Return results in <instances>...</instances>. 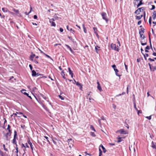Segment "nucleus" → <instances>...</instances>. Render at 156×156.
<instances>
[{"label":"nucleus","instance_id":"1","mask_svg":"<svg viewBox=\"0 0 156 156\" xmlns=\"http://www.w3.org/2000/svg\"><path fill=\"white\" fill-rule=\"evenodd\" d=\"M14 138L12 140V143L14 144H15L16 145V147L15 148L16 149V152L17 153L18 152V148L17 147V145L16 144V139H17V133L16 130H15L14 131Z\"/></svg>","mask_w":156,"mask_h":156},{"label":"nucleus","instance_id":"2","mask_svg":"<svg viewBox=\"0 0 156 156\" xmlns=\"http://www.w3.org/2000/svg\"><path fill=\"white\" fill-rule=\"evenodd\" d=\"M141 9H142V11L144 12V20H145V8L144 7H142L141 8H139L137 9L135 12V14H140V12H141Z\"/></svg>","mask_w":156,"mask_h":156},{"label":"nucleus","instance_id":"3","mask_svg":"<svg viewBox=\"0 0 156 156\" xmlns=\"http://www.w3.org/2000/svg\"><path fill=\"white\" fill-rule=\"evenodd\" d=\"M116 133H120V134L121 135H124L128 134V131L125 130L123 129H120L117 130L116 132Z\"/></svg>","mask_w":156,"mask_h":156},{"label":"nucleus","instance_id":"4","mask_svg":"<svg viewBox=\"0 0 156 156\" xmlns=\"http://www.w3.org/2000/svg\"><path fill=\"white\" fill-rule=\"evenodd\" d=\"M101 15L102 16V18L103 20H105L106 23H108V19L107 17V14L105 12H102L101 13Z\"/></svg>","mask_w":156,"mask_h":156},{"label":"nucleus","instance_id":"5","mask_svg":"<svg viewBox=\"0 0 156 156\" xmlns=\"http://www.w3.org/2000/svg\"><path fill=\"white\" fill-rule=\"evenodd\" d=\"M111 47L112 49L116 51H119V47L118 46L116 47V46L115 44L112 43Z\"/></svg>","mask_w":156,"mask_h":156},{"label":"nucleus","instance_id":"6","mask_svg":"<svg viewBox=\"0 0 156 156\" xmlns=\"http://www.w3.org/2000/svg\"><path fill=\"white\" fill-rule=\"evenodd\" d=\"M153 14L152 15L153 19L154 21L152 22L153 24L156 23V11H154L153 13Z\"/></svg>","mask_w":156,"mask_h":156},{"label":"nucleus","instance_id":"7","mask_svg":"<svg viewBox=\"0 0 156 156\" xmlns=\"http://www.w3.org/2000/svg\"><path fill=\"white\" fill-rule=\"evenodd\" d=\"M26 90H24V89L20 91L21 93H22V95H23V94L24 95H26L29 98H30L31 99H32L31 97L30 96H29V94L26 92Z\"/></svg>","mask_w":156,"mask_h":156},{"label":"nucleus","instance_id":"8","mask_svg":"<svg viewBox=\"0 0 156 156\" xmlns=\"http://www.w3.org/2000/svg\"><path fill=\"white\" fill-rule=\"evenodd\" d=\"M148 64L150 67V70L151 71H154L156 70V66H151V65L150 63H148Z\"/></svg>","mask_w":156,"mask_h":156},{"label":"nucleus","instance_id":"9","mask_svg":"<svg viewBox=\"0 0 156 156\" xmlns=\"http://www.w3.org/2000/svg\"><path fill=\"white\" fill-rule=\"evenodd\" d=\"M74 81L75 82L76 85L79 87L80 89V90H82L83 88V85L78 82H76L75 80H74Z\"/></svg>","mask_w":156,"mask_h":156},{"label":"nucleus","instance_id":"10","mask_svg":"<svg viewBox=\"0 0 156 156\" xmlns=\"http://www.w3.org/2000/svg\"><path fill=\"white\" fill-rule=\"evenodd\" d=\"M54 21H52V20L51 19H50L49 20V22L51 23V26H52L55 27L56 26V24Z\"/></svg>","mask_w":156,"mask_h":156},{"label":"nucleus","instance_id":"11","mask_svg":"<svg viewBox=\"0 0 156 156\" xmlns=\"http://www.w3.org/2000/svg\"><path fill=\"white\" fill-rule=\"evenodd\" d=\"M68 71L69 73V75H70L71 76V77L72 78H73V74L72 71L70 68L69 67L68 68Z\"/></svg>","mask_w":156,"mask_h":156},{"label":"nucleus","instance_id":"12","mask_svg":"<svg viewBox=\"0 0 156 156\" xmlns=\"http://www.w3.org/2000/svg\"><path fill=\"white\" fill-rule=\"evenodd\" d=\"M68 37L70 39L74 44H76V42L75 41L74 39H73L71 37L68 36Z\"/></svg>","mask_w":156,"mask_h":156},{"label":"nucleus","instance_id":"13","mask_svg":"<svg viewBox=\"0 0 156 156\" xmlns=\"http://www.w3.org/2000/svg\"><path fill=\"white\" fill-rule=\"evenodd\" d=\"M156 143H154L153 141H152L151 142V147L154 149H156Z\"/></svg>","mask_w":156,"mask_h":156},{"label":"nucleus","instance_id":"14","mask_svg":"<svg viewBox=\"0 0 156 156\" xmlns=\"http://www.w3.org/2000/svg\"><path fill=\"white\" fill-rule=\"evenodd\" d=\"M28 143L29 144H30V148L32 151V152L33 153V151L34 147H33V145H32V143H31V142L30 141V140H29L28 141Z\"/></svg>","mask_w":156,"mask_h":156},{"label":"nucleus","instance_id":"15","mask_svg":"<svg viewBox=\"0 0 156 156\" xmlns=\"http://www.w3.org/2000/svg\"><path fill=\"white\" fill-rule=\"evenodd\" d=\"M35 56V54H33V53H32L31 55L30 56V59L31 61H33V58Z\"/></svg>","mask_w":156,"mask_h":156},{"label":"nucleus","instance_id":"16","mask_svg":"<svg viewBox=\"0 0 156 156\" xmlns=\"http://www.w3.org/2000/svg\"><path fill=\"white\" fill-rule=\"evenodd\" d=\"M145 29L144 28H142L140 29L139 31V34H143L144 32Z\"/></svg>","mask_w":156,"mask_h":156},{"label":"nucleus","instance_id":"17","mask_svg":"<svg viewBox=\"0 0 156 156\" xmlns=\"http://www.w3.org/2000/svg\"><path fill=\"white\" fill-rule=\"evenodd\" d=\"M97 84H98V86H97L98 89L100 91H101L102 90V89H101V86L100 84L98 82Z\"/></svg>","mask_w":156,"mask_h":156},{"label":"nucleus","instance_id":"18","mask_svg":"<svg viewBox=\"0 0 156 156\" xmlns=\"http://www.w3.org/2000/svg\"><path fill=\"white\" fill-rule=\"evenodd\" d=\"M100 147H101L102 149L103 150V152L104 153H105L107 151V150L105 149V148L101 144L99 148H100Z\"/></svg>","mask_w":156,"mask_h":156},{"label":"nucleus","instance_id":"19","mask_svg":"<svg viewBox=\"0 0 156 156\" xmlns=\"http://www.w3.org/2000/svg\"><path fill=\"white\" fill-rule=\"evenodd\" d=\"M21 150H23L24 151V152L25 151V150H26V146L24 145L23 144H22Z\"/></svg>","mask_w":156,"mask_h":156},{"label":"nucleus","instance_id":"20","mask_svg":"<svg viewBox=\"0 0 156 156\" xmlns=\"http://www.w3.org/2000/svg\"><path fill=\"white\" fill-rule=\"evenodd\" d=\"M61 75L62 76L63 78L66 80V81L67 80V79L65 77V73L64 72V71L63 70L62 71Z\"/></svg>","mask_w":156,"mask_h":156},{"label":"nucleus","instance_id":"21","mask_svg":"<svg viewBox=\"0 0 156 156\" xmlns=\"http://www.w3.org/2000/svg\"><path fill=\"white\" fill-rule=\"evenodd\" d=\"M114 70L115 73L116 75L117 76H119V77H120L121 76V75L119 74L118 73V72H119V71L117 69H115Z\"/></svg>","mask_w":156,"mask_h":156},{"label":"nucleus","instance_id":"22","mask_svg":"<svg viewBox=\"0 0 156 156\" xmlns=\"http://www.w3.org/2000/svg\"><path fill=\"white\" fill-rule=\"evenodd\" d=\"M32 76H35L37 75V74L36 72L34 70H32Z\"/></svg>","mask_w":156,"mask_h":156},{"label":"nucleus","instance_id":"23","mask_svg":"<svg viewBox=\"0 0 156 156\" xmlns=\"http://www.w3.org/2000/svg\"><path fill=\"white\" fill-rule=\"evenodd\" d=\"M12 133L8 132L7 133L5 134V137L7 140H8V136H10Z\"/></svg>","mask_w":156,"mask_h":156},{"label":"nucleus","instance_id":"24","mask_svg":"<svg viewBox=\"0 0 156 156\" xmlns=\"http://www.w3.org/2000/svg\"><path fill=\"white\" fill-rule=\"evenodd\" d=\"M144 4L142 2V0L140 1L139 3L137 5V8L139 7L140 6L142 5L143 4Z\"/></svg>","mask_w":156,"mask_h":156},{"label":"nucleus","instance_id":"25","mask_svg":"<svg viewBox=\"0 0 156 156\" xmlns=\"http://www.w3.org/2000/svg\"><path fill=\"white\" fill-rule=\"evenodd\" d=\"M143 15H141L140 16H136V19L137 20H140L143 17Z\"/></svg>","mask_w":156,"mask_h":156},{"label":"nucleus","instance_id":"26","mask_svg":"<svg viewBox=\"0 0 156 156\" xmlns=\"http://www.w3.org/2000/svg\"><path fill=\"white\" fill-rule=\"evenodd\" d=\"M23 117H24V118L26 119L27 118V117L26 115L23 114V113L20 112V118H23Z\"/></svg>","mask_w":156,"mask_h":156},{"label":"nucleus","instance_id":"27","mask_svg":"<svg viewBox=\"0 0 156 156\" xmlns=\"http://www.w3.org/2000/svg\"><path fill=\"white\" fill-rule=\"evenodd\" d=\"M58 17L56 15H55L54 16L53 18L51 19L52 20V21H55V20H58Z\"/></svg>","mask_w":156,"mask_h":156},{"label":"nucleus","instance_id":"28","mask_svg":"<svg viewBox=\"0 0 156 156\" xmlns=\"http://www.w3.org/2000/svg\"><path fill=\"white\" fill-rule=\"evenodd\" d=\"M119 136H118V137H119ZM117 139L118 140L117 141L118 143L120 142L122 140V137H118L117 138Z\"/></svg>","mask_w":156,"mask_h":156},{"label":"nucleus","instance_id":"29","mask_svg":"<svg viewBox=\"0 0 156 156\" xmlns=\"http://www.w3.org/2000/svg\"><path fill=\"white\" fill-rule=\"evenodd\" d=\"M10 126L9 125H8V127L7 129V130H8L9 132L12 133L11 130V129H10Z\"/></svg>","mask_w":156,"mask_h":156},{"label":"nucleus","instance_id":"30","mask_svg":"<svg viewBox=\"0 0 156 156\" xmlns=\"http://www.w3.org/2000/svg\"><path fill=\"white\" fill-rule=\"evenodd\" d=\"M133 105H134V108L135 109V110L136 111H138V109H137L136 107L135 101H133Z\"/></svg>","mask_w":156,"mask_h":156},{"label":"nucleus","instance_id":"31","mask_svg":"<svg viewBox=\"0 0 156 156\" xmlns=\"http://www.w3.org/2000/svg\"><path fill=\"white\" fill-rule=\"evenodd\" d=\"M83 31H84V33H87V30L86 27H85L84 26V24H83Z\"/></svg>","mask_w":156,"mask_h":156},{"label":"nucleus","instance_id":"32","mask_svg":"<svg viewBox=\"0 0 156 156\" xmlns=\"http://www.w3.org/2000/svg\"><path fill=\"white\" fill-rule=\"evenodd\" d=\"M98 48H100V47H99V46H95V50H96V52L97 53H98V51H99L100 50V49H98Z\"/></svg>","mask_w":156,"mask_h":156},{"label":"nucleus","instance_id":"33","mask_svg":"<svg viewBox=\"0 0 156 156\" xmlns=\"http://www.w3.org/2000/svg\"><path fill=\"white\" fill-rule=\"evenodd\" d=\"M99 156H101L102 154V151L100 148H99Z\"/></svg>","mask_w":156,"mask_h":156},{"label":"nucleus","instance_id":"34","mask_svg":"<svg viewBox=\"0 0 156 156\" xmlns=\"http://www.w3.org/2000/svg\"><path fill=\"white\" fill-rule=\"evenodd\" d=\"M140 34L141 39L143 40L145 38V36L143 35V34Z\"/></svg>","mask_w":156,"mask_h":156},{"label":"nucleus","instance_id":"35","mask_svg":"<svg viewBox=\"0 0 156 156\" xmlns=\"http://www.w3.org/2000/svg\"><path fill=\"white\" fill-rule=\"evenodd\" d=\"M12 10L15 12L16 13H18L19 11L18 9H13Z\"/></svg>","mask_w":156,"mask_h":156},{"label":"nucleus","instance_id":"36","mask_svg":"<svg viewBox=\"0 0 156 156\" xmlns=\"http://www.w3.org/2000/svg\"><path fill=\"white\" fill-rule=\"evenodd\" d=\"M2 10L4 12H6L7 11V9L6 8H3L2 9Z\"/></svg>","mask_w":156,"mask_h":156},{"label":"nucleus","instance_id":"37","mask_svg":"<svg viewBox=\"0 0 156 156\" xmlns=\"http://www.w3.org/2000/svg\"><path fill=\"white\" fill-rule=\"evenodd\" d=\"M151 20L152 17L151 16H150L149 18V23L150 25H151Z\"/></svg>","mask_w":156,"mask_h":156},{"label":"nucleus","instance_id":"38","mask_svg":"<svg viewBox=\"0 0 156 156\" xmlns=\"http://www.w3.org/2000/svg\"><path fill=\"white\" fill-rule=\"evenodd\" d=\"M44 55H45L48 58H50L51 59L52 61H53V59L51 58V57L50 56L48 55H47L45 53L44 54Z\"/></svg>","mask_w":156,"mask_h":156},{"label":"nucleus","instance_id":"39","mask_svg":"<svg viewBox=\"0 0 156 156\" xmlns=\"http://www.w3.org/2000/svg\"><path fill=\"white\" fill-rule=\"evenodd\" d=\"M41 96L45 100H47V98L43 94H41Z\"/></svg>","mask_w":156,"mask_h":156},{"label":"nucleus","instance_id":"40","mask_svg":"<svg viewBox=\"0 0 156 156\" xmlns=\"http://www.w3.org/2000/svg\"><path fill=\"white\" fill-rule=\"evenodd\" d=\"M90 128L91 129H92V130H94V131L95 132L96 131V130L94 129V126H92V125H90Z\"/></svg>","mask_w":156,"mask_h":156},{"label":"nucleus","instance_id":"41","mask_svg":"<svg viewBox=\"0 0 156 156\" xmlns=\"http://www.w3.org/2000/svg\"><path fill=\"white\" fill-rule=\"evenodd\" d=\"M90 135L93 136L95 137L96 136V135H95L94 133L91 132H90Z\"/></svg>","mask_w":156,"mask_h":156},{"label":"nucleus","instance_id":"42","mask_svg":"<svg viewBox=\"0 0 156 156\" xmlns=\"http://www.w3.org/2000/svg\"><path fill=\"white\" fill-rule=\"evenodd\" d=\"M148 60L150 62H154V60L155 59L154 58L153 59L149 58H148Z\"/></svg>","mask_w":156,"mask_h":156},{"label":"nucleus","instance_id":"43","mask_svg":"<svg viewBox=\"0 0 156 156\" xmlns=\"http://www.w3.org/2000/svg\"><path fill=\"white\" fill-rule=\"evenodd\" d=\"M93 28L94 29V33H96L97 31V28L96 27H93Z\"/></svg>","mask_w":156,"mask_h":156},{"label":"nucleus","instance_id":"44","mask_svg":"<svg viewBox=\"0 0 156 156\" xmlns=\"http://www.w3.org/2000/svg\"><path fill=\"white\" fill-rule=\"evenodd\" d=\"M147 44V43L146 42L144 43H143L142 42V41H141V44L142 45H143V46L145 45H146Z\"/></svg>","mask_w":156,"mask_h":156},{"label":"nucleus","instance_id":"45","mask_svg":"<svg viewBox=\"0 0 156 156\" xmlns=\"http://www.w3.org/2000/svg\"><path fill=\"white\" fill-rule=\"evenodd\" d=\"M30 11L28 12V13H27V12H25V14H26L27 15H28V14H29V13L31 12V10H32V7H30Z\"/></svg>","mask_w":156,"mask_h":156},{"label":"nucleus","instance_id":"46","mask_svg":"<svg viewBox=\"0 0 156 156\" xmlns=\"http://www.w3.org/2000/svg\"><path fill=\"white\" fill-rule=\"evenodd\" d=\"M139 1H140V0H135L133 2L134 5H136V2H138Z\"/></svg>","mask_w":156,"mask_h":156},{"label":"nucleus","instance_id":"47","mask_svg":"<svg viewBox=\"0 0 156 156\" xmlns=\"http://www.w3.org/2000/svg\"><path fill=\"white\" fill-rule=\"evenodd\" d=\"M152 8L151 9H150L151 10H153L155 9V7L154 5H152Z\"/></svg>","mask_w":156,"mask_h":156},{"label":"nucleus","instance_id":"48","mask_svg":"<svg viewBox=\"0 0 156 156\" xmlns=\"http://www.w3.org/2000/svg\"><path fill=\"white\" fill-rule=\"evenodd\" d=\"M124 65H125L126 69V71H127V70H128L127 65L125 63H124Z\"/></svg>","mask_w":156,"mask_h":156},{"label":"nucleus","instance_id":"49","mask_svg":"<svg viewBox=\"0 0 156 156\" xmlns=\"http://www.w3.org/2000/svg\"><path fill=\"white\" fill-rule=\"evenodd\" d=\"M149 41L150 43V44H151V38L150 37V35H149Z\"/></svg>","mask_w":156,"mask_h":156},{"label":"nucleus","instance_id":"50","mask_svg":"<svg viewBox=\"0 0 156 156\" xmlns=\"http://www.w3.org/2000/svg\"><path fill=\"white\" fill-rule=\"evenodd\" d=\"M44 137L46 138V139L47 140V141L49 143H50V142L48 140V138L46 136H44Z\"/></svg>","mask_w":156,"mask_h":156},{"label":"nucleus","instance_id":"51","mask_svg":"<svg viewBox=\"0 0 156 156\" xmlns=\"http://www.w3.org/2000/svg\"><path fill=\"white\" fill-rule=\"evenodd\" d=\"M137 111V114H138V115H139V113H142V111L141 110H138V111Z\"/></svg>","mask_w":156,"mask_h":156},{"label":"nucleus","instance_id":"52","mask_svg":"<svg viewBox=\"0 0 156 156\" xmlns=\"http://www.w3.org/2000/svg\"><path fill=\"white\" fill-rule=\"evenodd\" d=\"M59 97L62 100H63L64 99V98L61 95H59Z\"/></svg>","mask_w":156,"mask_h":156},{"label":"nucleus","instance_id":"53","mask_svg":"<svg viewBox=\"0 0 156 156\" xmlns=\"http://www.w3.org/2000/svg\"><path fill=\"white\" fill-rule=\"evenodd\" d=\"M69 31H71V32L73 33L74 34V33L75 32V31L73 30V29L72 28H70V29Z\"/></svg>","mask_w":156,"mask_h":156},{"label":"nucleus","instance_id":"54","mask_svg":"<svg viewBox=\"0 0 156 156\" xmlns=\"http://www.w3.org/2000/svg\"><path fill=\"white\" fill-rule=\"evenodd\" d=\"M143 55L144 56H145L146 57H148L149 56L148 54L147 53H145V54H144V53L143 54Z\"/></svg>","mask_w":156,"mask_h":156},{"label":"nucleus","instance_id":"55","mask_svg":"<svg viewBox=\"0 0 156 156\" xmlns=\"http://www.w3.org/2000/svg\"><path fill=\"white\" fill-rule=\"evenodd\" d=\"M0 154L1 156H4L3 152L0 150Z\"/></svg>","mask_w":156,"mask_h":156},{"label":"nucleus","instance_id":"56","mask_svg":"<svg viewBox=\"0 0 156 156\" xmlns=\"http://www.w3.org/2000/svg\"><path fill=\"white\" fill-rule=\"evenodd\" d=\"M42 78H46L47 77L46 76H40V77H39V78L38 79H40Z\"/></svg>","mask_w":156,"mask_h":156},{"label":"nucleus","instance_id":"57","mask_svg":"<svg viewBox=\"0 0 156 156\" xmlns=\"http://www.w3.org/2000/svg\"><path fill=\"white\" fill-rule=\"evenodd\" d=\"M85 153L86 154V155H88L89 156H91V154H90L87 153V152H85Z\"/></svg>","mask_w":156,"mask_h":156},{"label":"nucleus","instance_id":"58","mask_svg":"<svg viewBox=\"0 0 156 156\" xmlns=\"http://www.w3.org/2000/svg\"><path fill=\"white\" fill-rule=\"evenodd\" d=\"M29 66L30 68V69L31 70H32V69H33V67L30 64L29 65Z\"/></svg>","mask_w":156,"mask_h":156},{"label":"nucleus","instance_id":"59","mask_svg":"<svg viewBox=\"0 0 156 156\" xmlns=\"http://www.w3.org/2000/svg\"><path fill=\"white\" fill-rule=\"evenodd\" d=\"M146 117V118H147V119H148L149 120H150L151 119V116H147Z\"/></svg>","mask_w":156,"mask_h":156},{"label":"nucleus","instance_id":"60","mask_svg":"<svg viewBox=\"0 0 156 156\" xmlns=\"http://www.w3.org/2000/svg\"><path fill=\"white\" fill-rule=\"evenodd\" d=\"M145 49L147 50H149L150 49V47L149 46H147L145 48Z\"/></svg>","mask_w":156,"mask_h":156},{"label":"nucleus","instance_id":"61","mask_svg":"<svg viewBox=\"0 0 156 156\" xmlns=\"http://www.w3.org/2000/svg\"><path fill=\"white\" fill-rule=\"evenodd\" d=\"M65 45L67 48L69 49L71 47L69 46L67 44H65Z\"/></svg>","mask_w":156,"mask_h":156},{"label":"nucleus","instance_id":"62","mask_svg":"<svg viewBox=\"0 0 156 156\" xmlns=\"http://www.w3.org/2000/svg\"><path fill=\"white\" fill-rule=\"evenodd\" d=\"M112 67L114 69H116L115 68L116 67V65H113L112 66Z\"/></svg>","mask_w":156,"mask_h":156},{"label":"nucleus","instance_id":"63","mask_svg":"<svg viewBox=\"0 0 156 156\" xmlns=\"http://www.w3.org/2000/svg\"><path fill=\"white\" fill-rule=\"evenodd\" d=\"M69 50H70V51L71 52L73 53V54H74V51L72 50V49H71V48H70Z\"/></svg>","mask_w":156,"mask_h":156},{"label":"nucleus","instance_id":"64","mask_svg":"<svg viewBox=\"0 0 156 156\" xmlns=\"http://www.w3.org/2000/svg\"><path fill=\"white\" fill-rule=\"evenodd\" d=\"M59 30H60V32H62L63 31V29L62 28H60L59 29Z\"/></svg>","mask_w":156,"mask_h":156}]
</instances>
